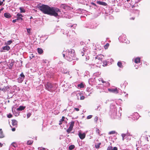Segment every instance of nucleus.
Wrapping results in <instances>:
<instances>
[{"instance_id": "obj_7", "label": "nucleus", "mask_w": 150, "mask_h": 150, "mask_svg": "<svg viewBox=\"0 0 150 150\" xmlns=\"http://www.w3.org/2000/svg\"><path fill=\"white\" fill-rule=\"evenodd\" d=\"M25 76L23 73H22L20 75V76L18 79V82L19 83L22 82L25 78Z\"/></svg>"}, {"instance_id": "obj_42", "label": "nucleus", "mask_w": 150, "mask_h": 150, "mask_svg": "<svg viewBox=\"0 0 150 150\" xmlns=\"http://www.w3.org/2000/svg\"><path fill=\"white\" fill-rule=\"evenodd\" d=\"M31 115V114L30 113H28L27 115V118H29L30 117Z\"/></svg>"}, {"instance_id": "obj_35", "label": "nucleus", "mask_w": 150, "mask_h": 150, "mask_svg": "<svg viewBox=\"0 0 150 150\" xmlns=\"http://www.w3.org/2000/svg\"><path fill=\"white\" fill-rule=\"evenodd\" d=\"M17 20L18 21H22L23 20V19L21 17H18L17 18Z\"/></svg>"}, {"instance_id": "obj_27", "label": "nucleus", "mask_w": 150, "mask_h": 150, "mask_svg": "<svg viewBox=\"0 0 150 150\" xmlns=\"http://www.w3.org/2000/svg\"><path fill=\"white\" fill-rule=\"evenodd\" d=\"M75 148V146L73 145H70L69 147V149L70 150L73 149Z\"/></svg>"}, {"instance_id": "obj_5", "label": "nucleus", "mask_w": 150, "mask_h": 150, "mask_svg": "<svg viewBox=\"0 0 150 150\" xmlns=\"http://www.w3.org/2000/svg\"><path fill=\"white\" fill-rule=\"evenodd\" d=\"M119 40L122 42L127 44L129 43V41L127 40L126 38V35L124 34H122L119 38Z\"/></svg>"}, {"instance_id": "obj_31", "label": "nucleus", "mask_w": 150, "mask_h": 150, "mask_svg": "<svg viewBox=\"0 0 150 150\" xmlns=\"http://www.w3.org/2000/svg\"><path fill=\"white\" fill-rule=\"evenodd\" d=\"M116 133H117V132H115V131H111L109 132L108 133V134H113Z\"/></svg>"}, {"instance_id": "obj_14", "label": "nucleus", "mask_w": 150, "mask_h": 150, "mask_svg": "<svg viewBox=\"0 0 150 150\" xmlns=\"http://www.w3.org/2000/svg\"><path fill=\"white\" fill-rule=\"evenodd\" d=\"M107 150H117V148L116 147H114L112 148V147L109 146L108 147Z\"/></svg>"}, {"instance_id": "obj_4", "label": "nucleus", "mask_w": 150, "mask_h": 150, "mask_svg": "<svg viewBox=\"0 0 150 150\" xmlns=\"http://www.w3.org/2000/svg\"><path fill=\"white\" fill-rule=\"evenodd\" d=\"M85 98L83 92H79L77 93L76 97H74V99L78 100H83Z\"/></svg>"}, {"instance_id": "obj_37", "label": "nucleus", "mask_w": 150, "mask_h": 150, "mask_svg": "<svg viewBox=\"0 0 150 150\" xmlns=\"http://www.w3.org/2000/svg\"><path fill=\"white\" fill-rule=\"evenodd\" d=\"M27 30L28 34L29 35H30V28H27Z\"/></svg>"}, {"instance_id": "obj_8", "label": "nucleus", "mask_w": 150, "mask_h": 150, "mask_svg": "<svg viewBox=\"0 0 150 150\" xmlns=\"http://www.w3.org/2000/svg\"><path fill=\"white\" fill-rule=\"evenodd\" d=\"M80 50L82 55L83 56L87 50V47H83L82 49H81Z\"/></svg>"}, {"instance_id": "obj_36", "label": "nucleus", "mask_w": 150, "mask_h": 150, "mask_svg": "<svg viewBox=\"0 0 150 150\" xmlns=\"http://www.w3.org/2000/svg\"><path fill=\"white\" fill-rule=\"evenodd\" d=\"M17 15L18 17H23V16L22 15V14L21 13H18Z\"/></svg>"}, {"instance_id": "obj_59", "label": "nucleus", "mask_w": 150, "mask_h": 150, "mask_svg": "<svg viewBox=\"0 0 150 150\" xmlns=\"http://www.w3.org/2000/svg\"><path fill=\"white\" fill-rule=\"evenodd\" d=\"M99 106H98L96 110H98V108H99Z\"/></svg>"}, {"instance_id": "obj_18", "label": "nucleus", "mask_w": 150, "mask_h": 150, "mask_svg": "<svg viewBox=\"0 0 150 150\" xmlns=\"http://www.w3.org/2000/svg\"><path fill=\"white\" fill-rule=\"evenodd\" d=\"M140 61V58L139 57H137L134 59V62L136 63H139Z\"/></svg>"}, {"instance_id": "obj_55", "label": "nucleus", "mask_w": 150, "mask_h": 150, "mask_svg": "<svg viewBox=\"0 0 150 150\" xmlns=\"http://www.w3.org/2000/svg\"><path fill=\"white\" fill-rule=\"evenodd\" d=\"M3 144L1 143H0V147H1L2 146Z\"/></svg>"}, {"instance_id": "obj_52", "label": "nucleus", "mask_w": 150, "mask_h": 150, "mask_svg": "<svg viewBox=\"0 0 150 150\" xmlns=\"http://www.w3.org/2000/svg\"><path fill=\"white\" fill-rule=\"evenodd\" d=\"M91 4L93 6H96V4L93 2H92Z\"/></svg>"}, {"instance_id": "obj_61", "label": "nucleus", "mask_w": 150, "mask_h": 150, "mask_svg": "<svg viewBox=\"0 0 150 150\" xmlns=\"http://www.w3.org/2000/svg\"><path fill=\"white\" fill-rule=\"evenodd\" d=\"M134 18H131V19H132L133 20H134Z\"/></svg>"}, {"instance_id": "obj_43", "label": "nucleus", "mask_w": 150, "mask_h": 150, "mask_svg": "<svg viewBox=\"0 0 150 150\" xmlns=\"http://www.w3.org/2000/svg\"><path fill=\"white\" fill-rule=\"evenodd\" d=\"M67 72L69 73V71H68L66 70H63V73L64 74H67Z\"/></svg>"}, {"instance_id": "obj_24", "label": "nucleus", "mask_w": 150, "mask_h": 150, "mask_svg": "<svg viewBox=\"0 0 150 150\" xmlns=\"http://www.w3.org/2000/svg\"><path fill=\"white\" fill-rule=\"evenodd\" d=\"M33 140H28L27 142V144L28 145H31L33 143Z\"/></svg>"}, {"instance_id": "obj_16", "label": "nucleus", "mask_w": 150, "mask_h": 150, "mask_svg": "<svg viewBox=\"0 0 150 150\" xmlns=\"http://www.w3.org/2000/svg\"><path fill=\"white\" fill-rule=\"evenodd\" d=\"M2 49L4 50L8 51L10 49V47L9 46L6 45L5 46L3 47H2Z\"/></svg>"}, {"instance_id": "obj_39", "label": "nucleus", "mask_w": 150, "mask_h": 150, "mask_svg": "<svg viewBox=\"0 0 150 150\" xmlns=\"http://www.w3.org/2000/svg\"><path fill=\"white\" fill-rule=\"evenodd\" d=\"M92 116H93L92 115H89L87 116V119H91L92 117Z\"/></svg>"}, {"instance_id": "obj_9", "label": "nucleus", "mask_w": 150, "mask_h": 150, "mask_svg": "<svg viewBox=\"0 0 150 150\" xmlns=\"http://www.w3.org/2000/svg\"><path fill=\"white\" fill-rule=\"evenodd\" d=\"M78 135L79 138L81 139H84L86 136V134L84 133H82L80 132H79Z\"/></svg>"}, {"instance_id": "obj_15", "label": "nucleus", "mask_w": 150, "mask_h": 150, "mask_svg": "<svg viewBox=\"0 0 150 150\" xmlns=\"http://www.w3.org/2000/svg\"><path fill=\"white\" fill-rule=\"evenodd\" d=\"M4 16L6 18H9L11 17L10 14L8 13H5L4 14Z\"/></svg>"}, {"instance_id": "obj_46", "label": "nucleus", "mask_w": 150, "mask_h": 150, "mask_svg": "<svg viewBox=\"0 0 150 150\" xmlns=\"http://www.w3.org/2000/svg\"><path fill=\"white\" fill-rule=\"evenodd\" d=\"M65 118L64 117H62V118L60 120L61 121L63 122L64 121V119Z\"/></svg>"}, {"instance_id": "obj_38", "label": "nucleus", "mask_w": 150, "mask_h": 150, "mask_svg": "<svg viewBox=\"0 0 150 150\" xmlns=\"http://www.w3.org/2000/svg\"><path fill=\"white\" fill-rule=\"evenodd\" d=\"M38 149V150H46L45 148L42 147H39Z\"/></svg>"}, {"instance_id": "obj_57", "label": "nucleus", "mask_w": 150, "mask_h": 150, "mask_svg": "<svg viewBox=\"0 0 150 150\" xmlns=\"http://www.w3.org/2000/svg\"><path fill=\"white\" fill-rule=\"evenodd\" d=\"M84 44V43L83 42H80V44L81 45H83Z\"/></svg>"}, {"instance_id": "obj_10", "label": "nucleus", "mask_w": 150, "mask_h": 150, "mask_svg": "<svg viewBox=\"0 0 150 150\" xmlns=\"http://www.w3.org/2000/svg\"><path fill=\"white\" fill-rule=\"evenodd\" d=\"M103 57L104 56L103 55L100 54L96 57L95 59H98L101 62L102 61Z\"/></svg>"}, {"instance_id": "obj_25", "label": "nucleus", "mask_w": 150, "mask_h": 150, "mask_svg": "<svg viewBox=\"0 0 150 150\" xmlns=\"http://www.w3.org/2000/svg\"><path fill=\"white\" fill-rule=\"evenodd\" d=\"M13 146L14 148H15L17 146V145L16 143L13 142L11 145L10 147Z\"/></svg>"}, {"instance_id": "obj_56", "label": "nucleus", "mask_w": 150, "mask_h": 150, "mask_svg": "<svg viewBox=\"0 0 150 150\" xmlns=\"http://www.w3.org/2000/svg\"><path fill=\"white\" fill-rule=\"evenodd\" d=\"M89 59V57H87L86 58V60Z\"/></svg>"}, {"instance_id": "obj_41", "label": "nucleus", "mask_w": 150, "mask_h": 150, "mask_svg": "<svg viewBox=\"0 0 150 150\" xmlns=\"http://www.w3.org/2000/svg\"><path fill=\"white\" fill-rule=\"evenodd\" d=\"M91 89V88L88 87L87 88L86 91L88 92H90Z\"/></svg>"}, {"instance_id": "obj_20", "label": "nucleus", "mask_w": 150, "mask_h": 150, "mask_svg": "<svg viewBox=\"0 0 150 150\" xmlns=\"http://www.w3.org/2000/svg\"><path fill=\"white\" fill-rule=\"evenodd\" d=\"M89 67L91 68H95L97 67L95 64H89Z\"/></svg>"}, {"instance_id": "obj_22", "label": "nucleus", "mask_w": 150, "mask_h": 150, "mask_svg": "<svg viewBox=\"0 0 150 150\" xmlns=\"http://www.w3.org/2000/svg\"><path fill=\"white\" fill-rule=\"evenodd\" d=\"M37 50L39 54H41L43 53V51L42 49L38 48Z\"/></svg>"}, {"instance_id": "obj_3", "label": "nucleus", "mask_w": 150, "mask_h": 150, "mask_svg": "<svg viewBox=\"0 0 150 150\" xmlns=\"http://www.w3.org/2000/svg\"><path fill=\"white\" fill-rule=\"evenodd\" d=\"M45 86L46 89L51 92L54 91L57 88L55 84H52L48 82L45 85Z\"/></svg>"}, {"instance_id": "obj_47", "label": "nucleus", "mask_w": 150, "mask_h": 150, "mask_svg": "<svg viewBox=\"0 0 150 150\" xmlns=\"http://www.w3.org/2000/svg\"><path fill=\"white\" fill-rule=\"evenodd\" d=\"M109 46V44L108 43H107L105 46V49L106 48V47H107Z\"/></svg>"}, {"instance_id": "obj_30", "label": "nucleus", "mask_w": 150, "mask_h": 150, "mask_svg": "<svg viewBox=\"0 0 150 150\" xmlns=\"http://www.w3.org/2000/svg\"><path fill=\"white\" fill-rule=\"evenodd\" d=\"M4 137V135L2 134V131L1 129H0V138H2Z\"/></svg>"}, {"instance_id": "obj_60", "label": "nucleus", "mask_w": 150, "mask_h": 150, "mask_svg": "<svg viewBox=\"0 0 150 150\" xmlns=\"http://www.w3.org/2000/svg\"><path fill=\"white\" fill-rule=\"evenodd\" d=\"M102 82L103 83H105V82L104 81H103L102 80Z\"/></svg>"}, {"instance_id": "obj_6", "label": "nucleus", "mask_w": 150, "mask_h": 150, "mask_svg": "<svg viewBox=\"0 0 150 150\" xmlns=\"http://www.w3.org/2000/svg\"><path fill=\"white\" fill-rule=\"evenodd\" d=\"M69 128L67 130V132L68 133H69L72 130L73 128L74 125V122L73 121H72L71 122L69 123Z\"/></svg>"}, {"instance_id": "obj_13", "label": "nucleus", "mask_w": 150, "mask_h": 150, "mask_svg": "<svg viewBox=\"0 0 150 150\" xmlns=\"http://www.w3.org/2000/svg\"><path fill=\"white\" fill-rule=\"evenodd\" d=\"M97 3L99 4L104 6H106L107 5V4L105 2L100 1H97Z\"/></svg>"}, {"instance_id": "obj_64", "label": "nucleus", "mask_w": 150, "mask_h": 150, "mask_svg": "<svg viewBox=\"0 0 150 150\" xmlns=\"http://www.w3.org/2000/svg\"><path fill=\"white\" fill-rule=\"evenodd\" d=\"M105 64V66L107 65V62H106V64Z\"/></svg>"}, {"instance_id": "obj_33", "label": "nucleus", "mask_w": 150, "mask_h": 150, "mask_svg": "<svg viewBox=\"0 0 150 150\" xmlns=\"http://www.w3.org/2000/svg\"><path fill=\"white\" fill-rule=\"evenodd\" d=\"M100 131L99 129H97V128L96 129V133L98 134V135H100Z\"/></svg>"}, {"instance_id": "obj_29", "label": "nucleus", "mask_w": 150, "mask_h": 150, "mask_svg": "<svg viewBox=\"0 0 150 150\" xmlns=\"http://www.w3.org/2000/svg\"><path fill=\"white\" fill-rule=\"evenodd\" d=\"M101 143H100L95 144V147L96 149H98L100 147V145H101Z\"/></svg>"}, {"instance_id": "obj_54", "label": "nucleus", "mask_w": 150, "mask_h": 150, "mask_svg": "<svg viewBox=\"0 0 150 150\" xmlns=\"http://www.w3.org/2000/svg\"><path fill=\"white\" fill-rule=\"evenodd\" d=\"M4 9V8H2L1 9H0V13H1V11H2Z\"/></svg>"}, {"instance_id": "obj_32", "label": "nucleus", "mask_w": 150, "mask_h": 150, "mask_svg": "<svg viewBox=\"0 0 150 150\" xmlns=\"http://www.w3.org/2000/svg\"><path fill=\"white\" fill-rule=\"evenodd\" d=\"M78 87L80 88H82L84 87V86L83 84V83H81L80 84L78 85Z\"/></svg>"}, {"instance_id": "obj_48", "label": "nucleus", "mask_w": 150, "mask_h": 150, "mask_svg": "<svg viewBox=\"0 0 150 150\" xmlns=\"http://www.w3.org/2000/svg\"><path fill=\"white\" fill-rule=\"evenodd\" d=\"M121 135L122 137H124L126 136V134H122Z\"/></svg>"}, {"instance_id": "obj_23", "label": "nucleus", "mask_w": 150, "mask_h": 150, "mask_svg": "<svg viewBox=\"0 0 150 150\" xmlns=\"http://www.w3.org/2000/svg\"><path fill=\"white\" fill-rule=\"evenodd\" d=\"M117 66L120 68H122L123 66L122 64V63L120 62H118L117 63Z\"/></svg>"}, {"instance_id": "obj_1", "label": "nucleus", "mask_w": 150, "mask_h": 150, "mask_svg": "<svg viewBox=\"0 0 150 150\" xmlns=\"http://www.w3.org/2000/svg\"><path fill=\"white\" fill-rule=\"evenodd\" d=\"M39 9L44 13L54 16L58 18V12H60V10L56 7H51L47 5L42 4L38 7Z\"/></svg>"}, {"instance_id": "obj_2", "label": "nucleus", "mask_w": 150, "mask_h": 150, "mask_svg": "<svg viewBox=\"0 0 150 150\" xmlns=\"http://www.w3.org/2000/svg\"><path fill=\"white\" fill-rule=\"evenodd\" d=\"M62 54L64 57L67 60L71 62L76 59L74 50L72 49H68L64 51Z\"/></svg>"}, {"instance_id": "obj_45", "label": "nucleus", "mask_w": 150, "mask_h": 150, "mask_svg": "<svg viewBox=\"0 0 150 150\" xmlns=\"http://www.w3.org/2000/svg\"><path fill=\"white\" fill-rule=\"evenodd\" d=\"M12 115L11 114H9L8 116H7V117H8V118H11L12 117Z\"/></svg>"}, {"instance_id": "obj_40", "label": "nucleus", "mask_w": 150, "mask_h": 150, "mask_svg": "<svg viewBox=\"0 0 150 150\" xmlns=\"http://www.w3.org/2000/svg\"><path fill=\"white\" fill-rule=\"evenodd\" d=\"M66 5L64 4H62L61 5V7L63 8L64 9H65L66 7Z\"/></svg>"}, {"instance_id": "obj_51", "label": "nucleus", "mask_w": 150, "mask_h": 150, "mask_svg": "<svg viewBox=\"0 0 150 150\" xmlns=\"http://www.w3.org/2000/svg\"><path fill=\"white\" fill-rule=\"evenodd\" d=\"M16 129L15 128H13L12 129V130L14 132L15 131Z\"/></svg>"}, {"instance_id": "obj_12", "label": "nucleus", "mask_w": 150, "mask_h": 150, "mask_svg": "<svg viewBox=\"0 0 150 150\" xmlns=\"http://www.w3.org/2000/svg\"><path fill=\"white\" fill-rule=\"evenodd\" d=\"M9 87L8 86H4L1 89V91L4 92H5L6 91H8L9 90Z\"/></svg>"}, {"instance_id": "obj_11", "label": "nucleus", "mask_w": 150, "mask_h": 150, "mask_svg": "<svg viewBox=\"0 0 150 150\" xmlns=\"http://www.w3.org/2000/svg\"><path fill=\"white\" fill-rule=\"evenodd\" d=\"M108 91L110 92L115 93H118V90L116 88L115 89H108Z\"/></svg>"}, {"instance_id": "obj_49", "label": "nucleus", "mask_w": 150, "mask_h": 150, "mask_svg": "<svg viewBox=\"0 0 150 150\" xmlns=\"http://www.w3.org/2000/svg\"><path fill=\"white\" fill-rule=\"evenodd\" d=\"M74 110L77 111H78L79 110V109L78 108H74Z\"/></svg>"}, {"instance_id": "obj_26", "label": "nucleus", "mask_w": 150, "mask_h": 150, "mask_svg": "<svg viewBox=\"0 0 150 150\" xmlns=\"http://www.w3.org/2000/svg\"><path fill=\"white\" fill-rule=\"evenodd\" d=\"M77 93L76 92H74L72 93L71 94V96L73 97L74 98L75 97H76Z\"/></svg>"}, {"instance_id": "obj_53", "label": "nucleus", "mask_w": 150, "mask_h": 150, "mask_svg": "<svg viewBox=\"0 0 150 150\" xmlns=\"http://www.w3.org/2000/svg\"><path fill=\"white\" fill-rule=\"evenodd\" d=\"M3 4V1H0V6L1 5Z\"/></svg>"}, {"instance_id": "obj_21", "label": "nucleus", "mask_w": 150, "mask_h": 150, "mask_svg": "<svg viewBox=\"0 0 150 150\" xmlns=\"http://www.w3.org/2000/svg\"><path fill=\"white\" fill-rule=\"evenodd\" d=\"M19 9L21 13H25V11L23 7H20Z\"/></svg>"}, {"instance_id": "obj_58", "label": "nucleus", "mask_w": 150, "mask_h": 150, "mask_svg": "<svg viewBox=\"0 0 150 150\" xmlns=\"http://www.w3.org/2000/svg\"><path fill=\"white\" fill-rule=\"evenodd\" d=\"M62 121H60V120L59 121V125H61V124H62Z\"/></svg>"}, {"instance_id": "obj_19", "label": "nucleus", "mask_w": 150, "mask_h": 150, "mask_svg": "<svg viewBox=\"0 0 150 150\" xmlns=\"http://www.w3.org/2000/svg\"><path fill=\"white\" fill-rule=\"evenodd\" d=\"M12 124L13 126H16L17 125V121L15 120H12Z\"/></svg>"}, {"instance_id": "obj_28", "label": "nucleus", "mask_w": 150, "mask_h": 150, "mask_svg": "<svg viewBox=\"0 0 150 150\" xmlns=\"http://www.w3.org/2000/svg\"><path fill=\"white\" fill-rule=\"evenodd\" d=\"M13 41L11 40H9L7 41L5 43L7 45H10L12 42Z\"/></svg>"}, {"instance_id": "obj_44", "label": "nucleus", "mask_w": 150, "mask_h": 150, "mask_svg": "<svg viewBox=\"0 0 150 150\" xmlns=\"http://www.w3.org/2000/svg\"><path fill=\"white\" fill-rule=\"evenodd\" d=\"M13 65V64L11 62V63H10L9 64V67H10V68H11Z\"/></svg>"}, {"instance_id": "obj_17", "label": "nucleus", "mask_w": 150, "mask_h": 150, "mask_svg": "<svg viewBox=\"0 0 150 150\" xmlns=\"http://www.w3.org/2000/svg\"><path fill=\"white\" fill-rule=\"evenodd\" d=\"M25 108V106H19V108H17V110L18 111H21L24 110Z\"/></svg>"}, {"instance_id": "obj_62", "label": "nucleus", "mask_w": 150, "mask_h": 150, "mask_svg": "<svg viewBox=\"0 0 150 150\" xmlns=\"http://www.w3.org/2000/svg\"><path fill=\"white\" fill-rule=\"evenodd\" d=\"M135 114L136 115H138V114L137 113H135Z\"/></svg>"}, {"instance_id": "obj_34", "label": "nucleus", "mask_w": 150, "mask_h": 150, "mask_svg": "<svg viewBox=\"0 0 150 150\" xmlns=\"http://www.w3.org/2000/svg\"><path fill=\"white\" fill-rule=\"evenodd\" d=\"M98 120V117L97 116H96L94 119V120L95 122L96 123Z\"/></svg>"}, {"instance_id": "obj_63", "label": "nucleus", "mask_w": 150, "mask_h": 150, "mask_svg": "<svg viewBox=\"0 0 150 150\" xmlns=\"http://www.w3.org/2000/svg\"><path fill=\"white\" fill-rule=\"evenodd\" d=\"M1 52H4V51L3 50H1Z\"/></svg>"}, {"instance_id": "obj_50", "label": "nucleus", "mask_w": 150, "mask_h": 150, "mask_svg": "<svg viewBox=\"0 0 150 150\" xmlns=\"http://www.w3.org/2000/svg\"><path fill=\"white\" fill-rule=\"evenodd\" d=\"M17 21V19H16L13 20L12 21V22L13 23H15L16 21Z\"/></svg>"}]
</instances>
